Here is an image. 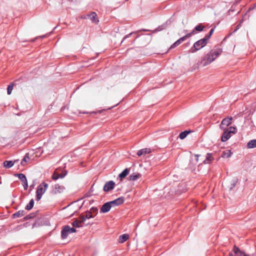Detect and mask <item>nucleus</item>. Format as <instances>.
I'll return each instance as SVG.
<instances>
[{
	"mask_svg": "<svg viewBox=\"0 0 256 256\" xmlns=\"http://www.w3.org/2000/svg\"><path fill=\"white\" fill-rule=\"evenodd\" d=\"M124 198L123 197H120L112 201L109 202L112 207L119 206L122 204L124 202Z\"/></svg>",
	"mask_w": 256,
	"mask_h": 256,
	"instance_id": "obj_8",
	"label": "nucleus"
},
{
	"mask_svg": "<svg viewBox=\"0 0 256 256\" xmlns=\"http://www.w3.org/2000/svg\"><path fill=\"white\" fill-rule=\"evenodd\" d=\"M183 40H182V38H179L178 40H177L176 42H175L170 47V48L172 49V48H174L176 47L177 46H178V45H180L181 43H182L183 42Z\"/></svg>",
	"mask_w": 256,
	"mask_h": 256,
	"instance_id": "obj_23",
	"label": "nucleus"
},
{
	"mask_svg": "<svg viewBox=\"0 0 256 256\" xmlns=\"http://www.w3.org/2000/svg\"><path fill=\"white\" fill-rule=\"evenodd\" d=\"M59 178H60L59 173L58 172V170H56L54 171V174L52 176V178L54 180H56Z\"/></svg>",
	"mask_w": 256,
	"mask_h": 256,
	"instance_id": "obj_30",
	"label": "nucleus"
},
{
	"mask_svg": "<svg viewBox=\"0 0 256 256\" xmlns=\"http://www.w3.org/2000/svg\"><path fill=\"white\" fill-rule=\"evenodd\" d=\"M114 186L115 182L114 181H108L105 184L104 186V192H108L114 188Z\"/></svg>",
	"mask_w": 256,
	"mask_h": 256,
	"instance_id": "obj_6",
	"label": "nucleus"
},
{
	"mask_svg": "<svg viewBox=\"0 0 256 256\" xmlns=\"http://www.w3.org/2000/svg\"><path fill=\"white\" fill-rule=\"evenodd\" d=\"M232 152L230 150H228L222 152V157L228 158L231 156Z\"/></svg>",
	"mask_w": 256,
	"mask_h": 256,
	"instance_id": "obj_24",
	"label": "nucleus"
},
{
	"mask_svg": "<svg viewBox=\"0 0 256 256\" xmlns=\"http://www.w3.org/2000/svg\"><path fill=\"white\" fill-rule=\"evenodd\" d=\"M192 36V35L190 34L189 32V33H188L186 34L184 36L182 37L181 38H182V40H183V41H184L185 40H186L187 38H190V37Z\"/></svg>",
	"mask_w": 256,
	"mask_h": 256,
	"instance_id": "obj_33",
	"label": "nucleus"
},
{
	"mask_svg": "<svg viewBox=\"0 0 256 256\" xmlns=\"http://www.w3.org/2000/svg\"><path fill=\"white\" fill-rule=\"evenodd\" d=\"M64 188L63 186L56 184L54 186L52 192L54 194L60 193L64 190Z\"/></svg>",
	"mask_w": 256,
	"mask_h": 256,
	"instance_id": "obj_14",
	"label": "nucleus"
},
{
	"mask_svg": "<svg viewBox=\"0 0 256 256\" xmlns=\"http://www.w3.org/2000/svg\"><path fill=\"white\" fill-rule=\"evenodd\" d=\"M230 256H232V254H231V253H230Z\"/></svg>",
	"mask_w": 256,
	"mask_h": 256,
	"instance_id": "obj_41",
	"label": "nucleus"
},
{
	"mask_svg": "<svg viewBox=\"0 0 256 256\" xmlns=\"http://www.w3.org/2000/svg\"><path fill=\"white\" fill-rule=\"evenodd\" d=\"M195 30H193L190 32V34L192 35V36L194 34H195Z\"/></svg>",
	"mask_w": 256,
	"mask_h": 256,
	"instance_id": "obj_37",
	"label": "nucleus"
},
{
	"mask_svg": "<svg viewBox=\"0 0 256 256\" xmlns=\"http://www.w3.org/2000/svg\"><path fill=\"white\" fill-rule=\"evenodd\" d=\"M151 152V150L148 148H145L138 150L137 152V154L138 156H140L142 155H145L146 154H149Z\"/></svg>",
	"mask_w": 256,
	"mask_h": 256,
	"instance_id": "obj_12",
	"label": "nucleus"
},
{
	"mask_svg": "<svg viewBox=\"0 0 256 256\" xmlns=\"http://www.w3.org/2000/svg\"><path fill=\"white\" fill-rule=\"evenodd\" d=\"M254 8V6H253V7H252V8H250L248 9V12H250V10H253Z\"/></svg>",
	"mask_w": 256,
	"mask_h": 256,
	"instance_id": "obj_40",
	"label": "nucleus"
},
{
	"mask_svg": "<svg viewBox=\"0 0 256 256\" xmlns=\"http://www.w3.org/2000/svg\"><path fill=\"white\" fill-rule=\"evenodd\" d=\"M222 52V50L220 49L212 50L203 58L201 64L204 66L209 64L220 55Z\"/></svg>",
	"mask_w": 256,
	"mask_h": 256,
	"instance_id": "obj_1",
	"label": "nucleus"
},
{
	"mask_svg": "<svg viewBox=\"0 0 256 256\" xmlns=\"http://www.w3.org/2000/svg\"><path fill=\"white\" fill-rule=\"evenodd\" d=\"M112 206L109 202H107L104 204L100 208V212L102 213H106L110 211Z\"/></svg>",
	"mask_w": 256,
	"mask_h": 256,
	"instance_id": "obj_9",
	"label": "nucleus"
},
{
	"mask_svg": "<svg viewBox=\"0 0 256 256\" xmlns=\"http://www.w3.org/2000/svg\"><path fill=\"white\" fill-rule=\"evenodd\" d=\"M84 223V222H82V220H76L72 222V225L74 228H80L82 226V224Z\"/></svg>",
	"mask_w": 256,
	"mask_h": 256,
	"instance_id": "obj_17",
	"label": "nucleus"
},
{
	"mask_svg": "<svg viewBox=\"0 0 256 256\" xmlns=\"http://www.w3.org/2000/svg\"><path fill=\"white\" fill-rule=\"evenodd\" d=\"M23 186H24V190H27V188H28V181L27 180L24 182Z\"/></svg>",
	"mask_w": 256,
	"mask_h": 256,
	"instance_id": "obj_34",
	"label": "nucleus"
},
{
	"mask_svg": "<svg viewBox=\"0 0 256 256\" xmlns=\"http://www.w3.org/2000/svg\"><path fill=\"white\" fill-rule=\"evenodd\" d=\"M128 238L129 236L128 234H124L121 235L119 238V242L122 244L124 243L128 240Z\"/></svg>",
	"mask_w": 256,
	"mask_h": 256,
	"instance_id": "obj_18",
	"label": "nucleus"
},
{
	"mask_svg": "<svg viewBox=\"0 0 256 256\" xmlns=\"http://www.w3.org/2000/svg\"><path fill=\"white\" fill-rule=\"evenodd\" d=\"M247 147L249 148H252L256 147V140H250L247 144Z\"/></svg>",
	"mask_w": 256,
	"mask_h": 256,
	"instance_id": "obj_20",
	"label": "nucleus"
},
{
	"mask_svg": "<svg viewBox=\"0 0 256 256\" xmlns=\"http://www.w3.org/2000/svg\"><path fill=\"white\" fill-rule=\"evenodd\" d=\"M132 34V33L126 36L124 38V40L126 38H128L130 35Z\"/></svg>",
	"mask_w": 256,
	"mask_h": 256,
	"instance_id": "obj_38",
	"label": "nucleus"
},
{
	"mask_svg": "<svg viewBox=\"0 0 256 256\" xmlns=\"http://www.w3.org/2000/svg\"><path fill=\"white\" fill-rule=\"evenodd\" d=\"M14 86V83H11L10 84H9L7 88V92L8 94H10L12 93V92L13 89V87Z\"/></svg>",
	"mask_w": 256,
	"mask_h": 256,
	"instance_id": "obj_29",
	"label": "nucleus"
},
{
	"mask_svg": "<svg viewBox=\"0 0 256 256\" xmlns=\"http://www.w3.org/2000/svg\"><path fill=\"white\" fill-rule=\"evenodd\" d=\"M66 172H64V173H60V174H59V175H60V178H64L66 175Z\"/></svg>",
	"mask_w": 256,
	"mask_h": 256,
	"instance_id": "obj_35",
	"label": "nucleus"
},
{
	"mask_svg": "<svg viewBox=\"0 0 256 256\" xmlns=\"http://www.w3.org/2000/svg\"><path fill=\"white\" fill-rule=\"evenodd\" d=\"M228 132L231 134H235L237 132V130L236 127L230 126L228 128L226 129Z\"/></svg>",
	"mask_w": 256,
	"mask_h": 256,
	"instance_id": "obj_28",
	"label": "nucleus"
},
{
	"mask_svg": "<svg viewBox=\"0 0 256 256\" xmlns=\"http://www.w3.org/2000/svg\"><path fill=\"white\" fill-rule=\"evenodd\" d=\"M48 188V184L46 183L42 182L39 185L36 190V200H39L42 197V194L45 192Z\"/></svg>",
	"mask_w": 256,
	"mask_h": 256,
	"instance_id": "obj_3",
	"label": "nucleus"
},
{
	"mask_svg": "<svg viewBox=\"0 0 256 256\" xmlns=\"http://www.w3.org/2000/svg\"><path fill=\"white\" fill-rule=\"evenodd\" d=\"M224 131L222 136L221 140L223 142H226L231 137V133L228 132L226 130H224Z\"/></svg>",
	"mask_w": 256,
	"mask_h": 256,
	"instance_id": "obj_11",
	"label": "nucleus"
},
{
	"mask_svg": "<svg viewBox=\"0 0 256 256\" xmlns=\"http://www.w3.org/2000/svg\"><path fill=\"white\" fill-rule=\"evenodd\" d=\"M208 41V40L205 37L198 40L194 44L193 46L190 48V52L194 53L197 50H200L206 45Z\"/></svg>",
	"mask_w": 256,
	"mask_h": 256,
	"instance_id": "obj_2",
	"label": "nucleus"
},
{
	"mask_svg": "<svg viewBox=\"0 0 256 256\" xmlns=\"http://www.w3.org/2000/svg\"><path fill=\"white\" fill-rule=\"evenodd\" d=\"M30 160V158L28 154H26L24 158L22 160L21 162V164L22 166H24L26 163Z\"/></svg>",
	"mask_w": 256,
	"mask_h": 256,
	"instance_id": "obj_27",
	"label": "nucleus"
},
{
	"mask_svg": "<svg viewBox=\"0 0 256 256\" xmlns=\"http://www.w3.org/2000/svg\"><path fill=\"white\" fill-rule=\"evenodd\" d=\"M190 132V131H187V130L182 132H180V134H179V138L181 140H183L187 136V135Z\"/></svg>",
	"mask_w": 256,
	"mask_h": 256,
	"instance_id": "obj_25",
	"label": "nucleus"
},
{
	"mask_svg": "<svg viewBox=\"0 0 256 256\" xmlns=\"http://www.w3.org/2000/svg\"><path fill=\"white\" fill-rule=\"evenodd\" d=\"M200 156L198 154H196L195 155V157L196 158V160L198 162V156Z\"/></svg>",
	"mask_w": 256,
	"mask_h": 256,
	"instance_id": "obj_39",
	"label": "nucleus"
},
{
	"mask_svg": "<svg viewBox=\"0 0 256 256\" xmlns=\"http://www.w3.org/2000/svg\"><path fill=\"white\" fill-rule=\"evenodd\" d=\"M130 169L126 168L124 169L120 174L118 175V178H120V181H122V180L125 178L129 174Z\"/></svg>",
	"mask_w": 256,
	"mask_h": 256,
	"instance_id": "obj_13",
	"label": "nucleus"
},
{
	"mask_svg": "<svg viewBox=\"0 0 256 256\" xmlns=\"http://www.w3.org/2000/svg\"><path fill=\"white\" fill-rule=\"evenodd\" d=\"M90 18L93 22L98 23V20L97 17V14L95 12H92L90 14H88L84 17V18Z\"/></svg>",
	"mask_w": 256,
	"mask_h": 256,
	"instance_id": "obj_7",
	"label": "nucleus"
},
{
	"mask_svg": "<svg viewBox=\"0 0 256 256\" xmlns=\"http://www.w3.org/2000/svg\"><path fill=\"white\" fill-rule=\"evenodd\" d=\"M14 176H18L23 183L27 180L26 176L23 174H16Z\"/></svg>",
	"mask_w": 256,
	"mask_h": 256,
	"instance_id": "obj_22",
	"label": "nucleus"
},
{
	"mask_svg": "<svg viewBox=\"0 0 256 256\" xmlns=\"http://www.w3.org/2000/svg\"><path fill=\"white\" fill-rule=\"evenodd\" d=\"M94 216L92 215V212L88 211L84 214H81L80 216V220H82V222H85L86 219H89L90 218H93Z\"/></svg>",
	"mask_w": 256,
	"mask_h": 256,
	"instance_id": "obj_10",
	"label": "nucleus"
},
{
	"mask_svg": "<svg viewBox=\"0 0 256 256\" xmlns=\"http://www.w3.org/2000/svg\"><path fill=\"white\" fill-rule=\"evenodd\" d=\"M214 32V28H212L210 32H209V34H207L205 36V38L208 40L210 39V38L213 32Z\"/></svg>",
	"mask_w": 256,
	"mask_h": 256,
	"instance_id": "obj_32",
	"label": "nucleus"
},
{
	"mask_svg": "<svg viewBox=\"0 0 256 256\" xmlns=\"http://www.w3.org/2000/svg\"><path fill=\"white\" fill-rule=\"evenodd\" d=\"M14 164V162L11 160H6L4 162V166L6 168H10Z\"/></svg>",
	"mask_w": 256,
	"mask_h": 256,
	"instance_id": "obj_21",
	"label": "nucleus"
},
{
	"mask_svg": "<svg viewBox=\"0 0 256 256\" xmlns=\"http://www.w3.org/2000/svg\"><path fill=\"white\" fill-rule=\"evenodd\" d=\"M25 218H26V219H28V218H27V216H26V217Z\"/></svg>",
	"mask_w": 256,
	"mask_h": 256,
	"instance_id": "obj_42",
	"label": "nucleus"
},
{
	"mask_svg": "<svg viewBox=\"0 0 256 256\" xmlns=\"http://www.w3.org/2000/svg\"><path fill=\"white\" fill-rule=\"evenodd\" d=\"M214 160V158L212 154L210 153H208L206 156V160L204 161V162L206 164H209Z\"/></svg>",
	"mask_w": 256,
	"mask_h": 256,
	"instance_id": "obj_16",
	"label": "nucleus"
},
{
	"mask_svg": "<svg viewBox=\"0 0 256 256\" xmlns=\"http://www.w3.org/2000/svg\"><path fill=\"white\" fill-rule=\"evenodd\" d=\"M24 210H19L18 211V212L14 214H12V217L14 218H20V217H22V216H24Z\"/></svg>",
	"mask_w": 256,
	"mask_h": 256,
	"instance_id": "obj_19",
	"label": "nucleus"
},
{
	"mask_svg": "<svg viewBox=\"0 0 256 256\" xmlns=\"http://www.w3.org/2000/svg\"><path fill=\"white\" fill-rule=\"evenodd\" d=\"M75 232H76V230L74 228H71L69 226H65L62 230V238L63 239H65L70 234Z\"/></svg>",
	"mask_w": 256,
	"mask_h": 256,
	"instance_id": "obj_4",
	"label": "nucleus"
},
{
	"mask_svg": "<svg viewBox=\"0 0 256 256\" xmlns=\"http://www.w3.org/2000/svg\"><path fill=\"white\" fill-rule=\"evenodd\" d=\"M141 176H142L141 174H140L139 173H137V174L134 173V174H132L131 175H130L128 176V178L130 180L134 181V180H137L138 178H140L141 177Z\"/></svg>",
	"mask_w": 256,
	"mask_h": 256,
	"instance_id": "obj_15",
	"label": "nucleus"
},
{
	"mask_svg": "<svg viewBox=\"0 0 256 256\" xmlns=\"http://www.w3.org/2000/svg\"><path fill=\"white\" fill-rule=\"evenodd\" d=\"M232 117H227L223 119L220 125V128L222 130H225L226 127L230 126L232 122Z\"/></svg>",
	"mask_w": 256,
	"mask_h": 256,
	"instance_id": "obj_5",
	"label": "nucleus"
},
{
	"mask_svg": "<svg viewBox=\"0 0 256 256\" xmlns=\"http://www.w3.org/2000/svg\"><path fill=\"white\" fill-rule=\"evenodd\" d=\"M97 210H98L97 208H92L90 209V212H96Z\"/></svg>",
	"mask_w": 256,
	"mask_h": 256,
	"instance_id": "obj_36",
	"label": "nucleus"
},
{
	"mask_svg": "<svg viewBox=\"0 0 256 256\" xmlns=\"http://www.w3.org/2000/svg\"><path fill=\"white\" fill-rule=\"evenodd\" d=\"M204 28V26L202 25V24H199L195 27L194 30L198 32H202Z\"/></svg>",
	"mask_w": 256,
	"mask_h": 256,
	"instance_id": "obj_31",
	"label": "nucleus"
},
{
	"mask_svg": "<svg viewBox=\"0 0 256 256\" xmlns=\"http://www.w3.org/2000/svg\"><path fill=\"white\" fill-rule=\"evenodd\" d=\"M34 201L32 199L30 200L29 203L26 206V209L27 210H30L32 208V207L34 206Z\"/></svg>",
	"mask_w": 256,
	"mask_h": 256,
	"instance_id": "obj_26",
	"label": "nucleus"
}]
</instances>
